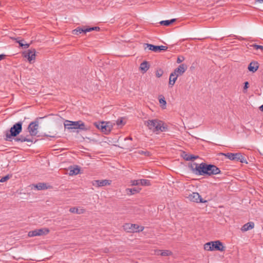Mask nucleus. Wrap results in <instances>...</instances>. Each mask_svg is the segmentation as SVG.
Masks as SVG:
<instances>
[{"label":"nucleus","mask_w":263,"mask_h":263,"mask_svg":"<svg viewBox=\"0 0 263 263\" xmlns=\"http://www.w3.org/2000/svg\"><path fill=\"white\" fill-rule=\"evenodd\" d=\"M49 230L46 228L36 229L35 230L29 232L28 235L29 237L42 236L47 234L49 233Z\"/></svg>","instance_id":"nucleus-10"},{"label":"nucleus","mask_w":263,"mask_h":263,"mask_svg":"<svg viewBox=\"0 0 263 263\" xmlns=\"http://www.w3.org/2000/svg\"><path fill=\"white\" fill-rule=\"evenodd\" d=\"M179 76L174 72H172L170 76L168 85L172 87L175 84L176 81Z\"/></svg>","instance_id":"nucleus-19"},{"label":"nucleus","mask_w":263,"mask_h":263,"mask_svg":"<svg viewBox=\"0 0 263 263\" xmlns=\"http://www.w3.org/2000/svg\"><path fill=\"white\" fill-rule=\"evenodd\" d=\"M144 230V227L140 223L133 224V233H139Z\"/></svg>","instance_id":"nucleus-17"},{"label":"nucleus","mask_w":263,"mask_h":263,"mask_svg":"<svg viewBox=\"0 0 263 263\" xmlns=\"http://www.w3.org/2000/svg\"><path fill=\"white\" fill-rule=\"evenodd\" d=\"M19 45L21 47H23L24 46V44L23 43H22L21 42H19Z\"/></svg>","instance_id":"nucleus-43"},{"label":"nucleus","mask_w":263,"mask_h":263,"mask_svg":"<svg viewBox=\"0 0 263 263\" xmlns=\"http://www.w3.org/2000/svg\"><path fill=\"white\" fill-rule=\"evenodd\" d=\"M86 28L85 27H84V28H81V27H77L76 29L72 30V34L75 35H78L80 33H86L87 31H85Z\"/></svg>","instance_id":"nucleus-25"},{"label":"nucleus","mask_w":263,"mask_h":263,"mask_svg":"<svg viewBox=\"0 0 263 263\" xmlns=\"http://www.w3.org/2000/svg\"><path fill=\"white\" fill-rule=\"evenodd\" d=\"M159 103L160 108L162 109L166 108V102L164 97L160 96L159 98Z\"/></svg>","instance_id":"nucleus-23"},{"label":"nucleus","mask_w":263,"mask_h":263,"mask_svg":"<svg viewBox=\"0 0 263 263\" xmlns=\"http://www.w3.org/2000/svg\"><path fill=\"white\" fill-rule=\"evenodd\" d=\"M255 223L253 222H249L242 226L240 230L242 232H246L254 229Z\"/></svg>","instance_id":"nucleus-16"},{"label":"nucleus","mask_w":263,"mask_h":263,"mask_svg":"<svg viewBox=\"0 0 263 263\" xmlns=\"http://www.w3.org/2000/svg\"><path fill=\"white\" fill-rule=\"evenodd\" d=\"M215 251L224 252L226 251L227 247L221 241L219 240L213 241Z\"/></svg>","instance_id":"nucleus-11"},{"label":"nucleus","mask_w":263,"mask_h":263,"mask_svg":"<svg viewBox=\"0 0 263 263\" xmlns=\"http://www.w3.org/2000/svg\"><path fill=\"white\" fill-rule=\"evenodd\" d=\"M259 64L257 61H252L248 65V69L250 72L254 73L256 72L259 68Z\"/></svg>","instance_id":"nucleus-15"},{"label":"nucleus","mask_w":263,"mask_h":263,"mask_svg":"<svg viewBox=\"0 0 263 263\" xmlns=\"http://www.w3.org/2000/svg\"><path fill=\"white\" fill-rule=\"evenodd\" d=\"M148 48L151 50H153L154 51H158L160 50H166L167 49V47L164 46H154L152 45H149L148 46Z\"/></svg>","instance_id":"nucleus-21"},{"label":"nucleus","mask_w":263,"mask_h":263,"mask_svg":"<svg viewBox=\"0 0 263 263\" xmlns=\"http://www.w3.org/2000/svg\"><path fill=\"white\" fill-rule=\"evenodd\" d=\"M189 166L192 172L197 175L213 176L221 174V171L216 166L204 163H196L192 162L189 163Z\"/></svg>","instance_id":"nucleus-1"},{"label":"nucleus","mask_w":263,"mask_h":263,"mask_svg":"<svg viewBox=\"0 0 263 263\" xmlns=\"http://www.w3.org/2000/svg\"><path fill=\"white\" fill-rule=\"evenodd\" d=\"M252 46L256 49H260L263 50V46L257 45H253Z\"/></svg>","instance_id":"nucleus-37"},{"label":"nucleus","mask_w":263,"mask_h":263,"mask_svg":"<svg viewBox=\"0 0 263 263\" xmlns=\"http://www.w3.org/2000/svg\"><path fill=\"white\" fill-rule=\"evenodd\" d=\"M184 60H185L184 57H183L182 55H179L177 57V60H176V63L177 64H180L182 62H183Z\"/></svg>","instance_id":"nucleus-33"},{"label":"nucleus","mask_w":263,"mask_h":263,"mask_svg":"<svg viewBox=\"0 0 263 263\" xmlns=\"http://www.w3.org/2000/svg\"><path fill=\"white\" fill-rule=\"evenodd\" d=\"M187 69V65L186 64L182 63L176 68L174 72L179 77L183 75Z\"/></svg>","instance_id":"nucleus-13"},{"label":"nucleus","mask_w":263,"mask_h":263,"mask_svg":"<svg viewBox=\"0 0 263 263\" xmlns=\"http://www.w3.org/2000/svg\"><path fill=\"white\" fill-rule=\"evenodd\" d=\"M255 3L258 5H262L263 0H255Z\"/></svg>","instance_id":"nucleus-38"},{"label":"nucleus","mask_w":263,"mask_h":263,"mask_svg":"<svg viewBox=\"0 0 263 263\" xmlns=\"http://www.w3.org/2000/svg\"><path fill=\"white\" fill-rule=\"evenodd\" d=\"M259 109H260L261 111H263V104H262L261 106H260L259 107Z\"/></svg>","instance_id":"nucleus-44"},{"label":"nucleus","mask_w":263,"mask_h":263,"mask_svg":"<svg viewBox=\"0 0 263 263\" xmlns=\"http://www.w3.org/2000/svg\"><path fill=\"white\" fill-rule=\"evenodd\" d=\"M34 186L38 190H43L48 188L47 184L45 183H39Z\"/></svg>","instance_id":"nucleus-27"},{"label":"nucleus","mask_w":263,"mask_h":263,"mask_svg":"<svg viewBox=\"0 0 263 263\" xmlns=\"http://www.w3.org/2000/svg\"><path fill=\"white\" fill-rule=\"evenodd\" d=\"M127 191H128L129 193L132 194V189H127Z\"/></svg>","instance_id":"nucleus-45"},{"label":"nucleus","mask_w":263,"mask_h":263,"mask_svg":"<svg viewBox=\"0 0 263 263\" xmlns=\"http://www.w3.org/2000/svg\"><path fill=\"white\" fill-rule=\"evenodd\" d=\"M5 57H6V55H5V54H1L0 55V61L5 59Z\"/></svg>","instance_id":"nucleus-41"},{"label":"nucleus","mask_w":263,"mask_h":263,"mask_svg":"<svg viewBox=\"0 0 263 263\" xmlns=\"http://www.w3.org/2000/svg\"><path fill=\"white\" fill-rule=\"evenodd\" d=\"M22 130V122H18L13 125L10 129V133H7L6 140L11 141L10 139L12 137H15L18 135Z\"/></svg>","instance_id":"nucleus-5"},{"label":"nucleus","mask_w":263,"mask_h":263,"mask_svg":"<svg viewBox=\"0 0 263 263\" xmlns=\"http://www.w3.org/2000/svg\"><path fill=\"white\" fill-rule=\"evenodd\" d=\"M64 125L65 128L70 130V132H72V129H79L84 131H87L89 129V127L86 125L81 120L77 121L66 120L64 123Z\"/></svg>","instance_id":"nucleus-3"},{"label":"nucleus","mask_w":263,"mask_h":263,"mask_svg":"<svg viewBox=\"0 0 263 263\" xmlns=\"http://www.w3.org/2000/svg\"><path fill=\"white\" fill-rule=\"evenodd\" d=\"M124 230L127 232H131L132 230V224L131 223H126L123 226Z\"/></svg>","instance_id":"nucleus-30"},{"label":"nucleus","mask_w":263,"mask_h":263,"mask_svg":"<svg viewBox=\"0 0 263 263\" xmlns=\"http://www.w3.org/2000/svg\"><path fill=\"white\" fill-rule=\"evenodd\" d=\"M249 87V83L248 82H246L245 83L244 89H247Z\"/></svg>","instance_id":"nucleus-39"},{"label":"nucleus","mask_w":263,"mask_h":263,"mask_svg":"<svg viewBox=\"0 0 263 263\" xmlns=\"http://www.w3.org/2000/svg\"><path fill=\"white\" fill-rule=\"evenodd\" d=\"M173 254L170 250H159L157 251V254L162 256H170L173 255Z\"/></svg>","instance_id":"nucleus-24"},{"label":"nucleus","mask_w":263,"mask_h":263,"mask_svg":"<svg viewBox=\"0 0 263 263\" xmlns=\"http://www.w3.org/2000/svg\"><path fill=\"white\" fill-rule=\"evenodd\" d=\"M151 182L147 179H136L133 180V194L139 193L141 190L142 186H149Z\"/></svg>","instance_id":"nucleus-4"},{"label":"nucleus","mask_w":263,"mask_h":263,"mask_svg":"<svg viewBox=\"0 0 263 263\" xmlns=\"http://www.w3.org/2000/svg\"><path fill=\"white\" fill-rule=\"evenodd\" d=\"M29 46V45L28 44H24V46L22 47L23 48H25V49H26V48H28Z\"/></svg>","instance_id":"nucleus-42"},{"label":"nucleus","mask_w":263,"mask_h":263,"mask_svg":"<svg viewBox=\"0 0 263 263\" xmlns=\"http://www.w3.org/2000/svg\"><path fill=\"white\" fill-rule=\"evenodd\" d=\"M163 73H164L162 69H158L156 70V73H155L156 76L158 78H159L162 76V75L163 74Z\"/></svg>","instance_id":"nucleus-32"},{"label":"nucleus","mask_w":263,"mask_h":263,"mask_svg":"<svg viewBox=\"0 0 263 263\" xmlns=\"http://www.w3.org/2000/svg\"><path fill=\"white\" fill-rule=\"evenodd\" d=\"M14 140L16 142H31V140L28 139L27 138L24 137L23 136L21 135L19 137H17L16 138H14Z\"/></svg>","instance_id":"nucleus-28"},{"label":"nucleus","mask_w":263,"mask_h":263,"mask_svg":"<svg viewBox=\"0 0 263 263\" xmlns=\"http://www.w3.org/2000/svg\"><path fill=\"white\" fill-rule=\"evenodd\" d=\"M144 124L147 129L157 134L166 132L168 129L166 123L157 119L146 120Z\"/></svg>","instance_id":"nucleus-2"},{"label":"nucleus","mask_w":263,"mask_h":263,"mask_svg":"<svg viewBox=\"0 0 263 263\" xmlns=\"http://www.w3.org/2000/svg\"><path fill=\"white\" fill-rule=\"evenodd\" d=\"M203 249L205 251L213 252L215 251L213 241L206 242L203 245Z\"/></svg>","instance_id":"nucleus-20"},{"label":"nucleus","mask_w":263,"mask_h":263,"mask_svg":"<svg viewBox=\"0 0 263 263\" xmlns=\"http://www.w3.org/2000/svg\"><path fill=\"white\" fill-rule=\"evenodd\" d=\"M11 177V175H7L5 176V177H2L1 180V182H4L8 180Z\"/></svg>","instance_id":"nucleus-36"},{"label":"nucleus","mask_w":263,"mask_h":263,"mask_svg":"<svg viewBox=\"0 0 263 263\" xmlns=\"http://www.w3.org/2000/svg\"><path fill=\"white\" fill-rule=\"evenodd\" d=\"M149 67V63L147 61H144L140 64L139 70L142 73H145L148 70Z\"/></svg>","instance_id":"nucleus-14"},{"label":"nucleus","mask_w":263,"mask_h":263,"mask_svg":"<svg viewBox=\"0 0 263 263\" xmlns=\"http://www.w3.org/2000/svg\"><path fill=\"white\" fill-rule=\"evenodd\" d=\"M175 21H176V19L174 18L171 20L162 21L160 22V24L162 25L169 26L171 24H172L173 23L175 22Z\"/></svg>","instance_id":"nucleus-29"},{"label":"nucleus","mask_w":263,"mask_h":263,"mask_svg":"<svg viewBox=\"0 0 263 263\" xmlns=\"http://www.w3.org/2000/svg\"><path fill=\"white\" fill-rule=\"evenodd\" d=\"M143 153L146 156H150L151 155L150 152L148 151L143 152Z\"/></svg>","instance_id":"nucleus-40"},{"label":"nucleus","mask_w":263,"mask_h":263,"mask_svg":"<svg viewBox=\"0 0 263 263\" xmlns=\"http://www.w3.org/2000/svg\"><path fill=\"white\" fill-rule=\"evenodd\" d=\"M111 181L108 180H95L93 183V185H97V186H103L108 185L110 184Z\"/></svg>","instance_id":"nucleus-18"},{"label":"nucleus","mask_w":263,"mask_h":263,"mask_svg":"<svg viewBox=\"0 0 263 263\" xmlns=\"http://www.w3.org/2000/svg\"><path fill=\"white\" fill-rule=\"evenodd\" d=\"M116 124L119 127H122L124 124V122H123V120L122 119H118L116 121Z\"/></svg>","instance_id":"nucleus-34"},{"label":"nucleus","mask_w":263,"mask_h":263,"mask_svg":"<svg viewBox=\"0 0 263 263\" xmlns=\"http://www.w3.org/2000/svg\"><path fill=\"white\" fill-rule=\"evenodd\" d=\"M95 124L99 129H100L105 134H108L110 132L112 127V125L110 122H101L99 123H96Z\"/></svg>","instance_id":"nucleus-7"},{"label":"nucleus","mask_w":263,"mask_h":263,"mask_svg":"<svg viewBox=\"0 0 263 263\" xmlns=\"http://www.w3.org/2000/svg\"><path fill=\"white\" fill-rule=\"evenodd\" d=\"M190 200L197 203H206L207 200L202 198L198 193L194 192L190 194L188 197Z\"/></svg>","instance_id":"nucleus-8"},{"label":"nucleus","mask_w":263,"mask_h":263,"mask_svg":"<svg viewBox=\"0 0 263 263\" xmlns=\"http://www.w3.org/2000/svg\"><path fill=\"white\" fill-rule=\"evenodd\" d=\"M79 172H80V170L78 168H74L69 171V175H77L79 174Z\"/></svg>","instance_id":"nucleus-31"},{"label":"nucleus","mask_w":263,"mask_h":263,"mask_svg":"<svg viewBox=\"0 0 263 263\" xmlns=\"http://www.w3.org/2000/svg\"><path fill=\"white\" fill-rule=\"evenodd\" d=\"M39 122L35 121L31 122L28 127V132L32 136H36L38 133Z\"/></svg>","instance_id":"nucleus-9"},{"label":"nucleus","mask_w":263,"mask_h":263,"mask_svg":"<svg viewBox=\"0 0 263 263\" xmlns=\"http://www.w3.org/2000/svg\"><path fill=\"white\" fill-rule=\"evenodd\" d=\"M181 156L184 160L186 161L192 160V159H195L198 158L197 156H195L190 154L186 153L185 152H183Z\"/></svg>","instance_id":"nucleus-22"},{"label":"nucleus","mask_w":263,"mask_h":263,"mask_svg":"<svg viewBox=\"0 0 263 263\" xmlns=\"http://www.w3.org/2000/svg\"><path fill=\"white\" fill-rule=\"evenodd\" d=\"M69 211L72 213H76L78 214H82L85 213V210L83 209H78L77 208L73 207L69 209Z\"/></svg>","instance_id":"nucleus-26"},{"label":"nucleus","mask_w":263,"mask_h":263,"mask_svg":"<svg viewBox=\"0 0 263 263\" xmlns=\"http://www.w3.org/2000/svg\"><path fill=\"white\" fill-rule=\"evenodd\" d=\"M224 156L231 160L239 161L241 163L248 164L245 158L240 153H227Z\"/></svg>","instance_id":"nucleus-6"},{"label":"nucleus","mask_w":263,"mask_h":263,"mask_svg":"<svg viewBox=\"0 0 263 263\" xmlns=\"http://www.w3.org/2000/svg\"><path fill=\"white\" fill-rule=\"evenodd\" d=\"M100 28L99 27H90V28H86V30L87 32H89L91 31L95 30V31H99Z\"/></svg>","instance_id":"nucleus-35"},{"label":"nucleus","mask_w":263,"mask_h":263,"mask_svg":"<svg viewBox=\"0 0 263 263\" xmlns=\"http://www.w3.org/2000/svg\"><path fill=\"white\" fill-rule=\"evenodd\" d=\"M36 51L34 49H29L23 53L25 58H27L30 63H32L35 59Z\"/></svg>","instance_id":"nucleus-12"}]
</instances>
